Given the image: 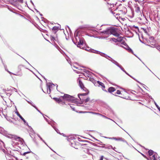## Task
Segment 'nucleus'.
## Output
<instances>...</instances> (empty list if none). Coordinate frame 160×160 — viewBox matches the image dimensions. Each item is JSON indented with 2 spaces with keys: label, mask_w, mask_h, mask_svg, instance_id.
Returning a JSON list of instances; mask_svg holds the SVG:
<instances>
[{
  "label": "nucleus",
  "mask_w": 160,
  "mask_h": 160,
  "mask_svg": "<svg viewBox=\"0 0 160 160\" xmlns=\"http://www.w3.org/2000/svg\"><path fill=\"white\" fill-rule=\"evenodd\" d=\"M100 33L102 37L104 38H108L112 34L116 38H112V40H113V39L114 40H124V39H125L123 37L121 36L114 28H107L105 30L101 32Z\"/></svg>",
  "instance_id": "f257e3e1"
},
{
  "label": "nucleus",
  "mask_w": 160,
  "mask_h": 160,
  "mask_svg": "<svg viewBox=\"0 0 160 160\" xmlns=\"http://www.w3.org/2000/svg\"><path fill=\"white\" fill-rule=\"evenodd\" d=\"M73 43L75 44L77 47L80 48L84 49L86 48V43L84 41H72Z\"/></svg>",
  "instance_id": "f03ea898"
},
{
  "label": "nucleus",
  "mask_w": 160,
  "mask_h": 160,
  "mask_svg": "<svg viewBox=\"0 0 160 160\" xmlns=\"http://www.w3.org/2000/svg\"><path fill=\"white\" fill-rule=\"evenodd\" d=\"M113 14L116 16L117 15L119 16V17H121L122 15H125L126 14L125 11L119 9V8H117L113 11H112Z\"/></svg>",
  "instance_id": "7ed1b4c3"
},
{
  "label": "nucleus",
  "mask_w": 160,
  "mask_h": 160,
  "mask_svg": "<svg viewBox=\"0 0 160 160\" xmlns=\"http://www.w3.org/2000/svg\"><path fill=\"white\" fill-rule=\"evenodd\" d=\"M58 28L57 27H54L52 28V30L55 31V32L51 36V40H57L58 39L57 34H56V32L58 30Z\"/></svg>",
  "instance_id": "20e7f679"
},
{
  "label": "nucleus",
  "mask_w": 160,
  "mask_h": 160,
  "mask_svg": "<svg viewBox=\"0 0 160 160\" xmlns=\"http://www.w3.org/2000/svg\"><path fill=\"white\" fill-rule=\"evenodd\" d=\"M115 42H118V43L117 44L119 46L122 47L124 48L128 49L129 48L127 43L124 42V41H114Z\"/></svg>",
  "instance_id": "39448f33"
},
{
  "label": "nucleus",
  "mask_w": 160,
  "mask_h": 160,
  "mask_svg": "<svg viewBox=\"0 0 160 160\" xmlns=\"http://www.w3.org/2000/svg\"><path fill=\"white\" fill-rule=\"evenodd\" d=\"M62 97V98L63 100L68 101H71L73 99V97L67 94H64V96Z\"/></svg>",
  "instance_id": "423d86ee"
},
{
  "label": "nucleus",
  "mask_w": 160,
  "mask_h": 160,
  "mask_svg": "<svg viewBox=\"0 0 160 160\" xmlns=\"http://www.w3.org/2000/svg\"><path fill=\"white\" fill-rule=\"evenodd\" d=\"M54 99L58 103L64 105L65 104V102L63 100L62 97H59V98H54Z\"/></svg>",
  "instance_id": "0eeeda50"
},
{
  "label": "nucleus",
  "mask_w": 160,
  "mask_h": 160,
  "mask_svg": "<svg viewBox=\"0 0 160 160\" xmlns=\"http://www.w3.org/2000/svg\"><path fill=\"white\" fill-rule=\"evenodd\" d=\"M78 83L79 84V86L82 89H83V90L86 91V90H87V88L85 87L83 84L82 82V81L80 79H78Z\"/></svg>",
  "instance_id": "6e6552de"
},
{
  "label": "nucleus",
  "mask_w": 160,
  "mask_h": 160,
  "mask_svg": "<svg viewBox=\"0 0 160 160\" xmlns=\"http://www.w3.org/2000/svg\"><path fill=\"white\" fill-rule=\"evenodd\" d=\"M141 30L144 32L146 34H148L150 32V28L148 27H146L145 28H141Z\"/></svg>",
  "instance_id": "1a4fd4ad"
},
{
  "label": "nucleus",
  "mask_w": 160,
  "mask_h": 160,
  "mask_svg": "<svg viewBox=\"0 0 160 160\" xmlns=\"http://www.w3.org/2000/svg\"><path fill=\"white\" fill-rule=\"evenodd\" d=\"M16 73L13 74L16 75H20L21 72V69L20 67H18L15 69Z\"/></svg>",
  "instance_id": "9d476101"
},
{
  "label": "nucleus",
  "mask_w": 160,
  "mask_h": 160,
  "mask_svg": "<svg viewBox=\"0 0 160 160\" xmlns=\"http://www.w3.org/2000/svg\"><path fill=\"white\" fill-rule=\"evenodd\" d=\"M16 113L17 116H18L20 118V119H22V121H23L24 122V123H25L26 122V121L24 119V118H23V117L20 115L19 112L17 111L16 112Z\"/></svg>",
  "instance_id": "9b49d317"
},
{
  "label": "nucleus",
  "mask_w": 160,
  "mask_h": 160,
  "mask_svg": "<svg viewBox=\"0 0 160 160\" xmlns=\"http://www.w3.org/2000/svg\"><path fill=\"white\" fill-rule=\"evenodd\" d=\"M97 82L99 84V85L101 86L103 88L102 89L103 90L106 91L105 90H104L105 87L104 84L103 83L99 81H98Z\"/></svg>",
  "instance_id": "f8f14e48"
},
{
  "label": "nucleus",
  "mask_w": 160,
  "mask_h": 160,
  "mask_svg": "<svg viewBox=\"0 0 160 160\" xmlns=\"http://www.w3.org/2000/svg\"><path fill=\"white\" fill-rule=\"evenodd\" d=\"M116 90V89L115 88L112 87H110L108 89V91L109 92L111 93L115 91Z\"/></svg>",
  "instance_id": "ddd939ff"
},
{
  "label": "nucleus",
  "mask_w": 160,
  "mask_h": 160,
  "mask_svg": "<svg viewBox=\"0 0 160 160\" xmlns=\"http://www.w3.org/2000/svg\"><path fill=\"white\" fill-rule=\"evenodd\" d=\"M75 39L76 40H77L78 39H79V40H82V39L81 38L80 36H78V33L77 32V33L75 34Z\"/></svg>",
  "instance_id": "4468645a"
},
{
  "label": "nucleus",
  "mask_w": 160,
  "mask_h": 160,
  "mask_svg": "<svg viewBox=\"0 0 160 160\" xmlns=\"http://www.w3.org/2000/svg\"><path fill=\"white\" fill-rule=\"evenodd\" d=\"M89 113H92V114H97V115H100V116H102V117L105 118H108L105 116H104L103 115H102L99 113H96V112H89Z\"/></svg>",
  "instance_id": "2eb2a0df"
},
{
  "label": "nucleus",
  "mask_w": 160,
  "mask_h": 160,
  "mask_svg": "<svg viewBox=\"0 0 160 160\" xmlns=\"http://www.w3.org/2000/svg\"><path fill=\"white\" fill-rule=\"evenodd\" d=\"M135 11L136 12L138 13L140 12V8L138 7H136Z\"/></svg>",
  "instance_id": "dca6fc26"
},
{
  "label": "nucleus",
  "mask_w": 160,
  "mask_h": 160,
  "mask_svg": "<svg viewBox=\"0 0 160 160\" xmlns=\"http://www.w3.org/2000/svg\"><path fill=\"white\" fill-rule=\"evenodd\" d=\"M148 153L150 156H151L153 155V152L152 150H149L148 151Z\"/></svg>",
  "instance_id": "f3484780"
},
{
  "label": "nucleus",
  "mask_w": 160,
  "mask_h": 160,
  "mask_svg": "<svg viewBox=\"0 0 160 160\" xmlns=\"http://www.w3.org/2000/svg\"><path fill=\"white\" fill-rule=\"evenodd\" d=\"M86 93H82V94H80L79 95L81 96H83L87 95L88 94V90L87 89V90H86Z\"/></svg>",
  "instance_id": "a211bd4d"
},
{
  "label": "nucleus",
  "mask_w": 160,
  "mask_h": 160,
  "mask_svg": "<svg viewBox=\"0 0 160 160\" xmlns=\"http://www.w3.org/2000/svg\"><path fill=\"white\" fill-rule=\"evenodd\" d=\"M151 160H156L155 155H152L151 157H150Z\"/></svg>",
  "instance_id": "6ab92c4d"
},
{
  "label": "nucleus",
  "mask_w": 160,
  "mask_h": 160,
  "mask_svg": "<svg viewBox=\"0 0 160 160\" xmlns=\"http://www.w3.org/2000/svg\"><path fill=\"white\" fill-rule=\"evenodd\" d=\"M17 1V0H10V2L12 4H13L14 2H16Z\"/></svg>",
  "instance_id": "aec40b11"
},
{
  "label": "nucleus",
  "mask_w": 160,
  "mask_h": 160,
  "mask_svg": "<svg viewBox=\"0 0 160 160\" xmlns=\"http://www.w3.org/2000/svg\"><path fill=\"white\" fill-rule=\"evenodd\" d=\"M89 100H90V98H87L85 100V102H88L89 101Z\"/></svg>",
  "instance_id": "412c9836"
},
{
  "label": "nucleus",
  "mask_w": 160,
  "mask_h": 160,
  "mask_svg": "<svg viewBox=\"0 0 160 160\" xmlns=\"http://www.w3.org/2000/svg\"><path fill=\"white\" fill-rule=\"evenodd\" d=\"M117 93L118 94H121V91L119 90H118L117 91Z\"/></svg>",
  "instance_id": "4be33fe9"
},
{
  "label": "nucleus",
  "mask_w": 160,
  "mask_h": 160,
  "mask_svg": "<svg viewBox=\"0 0 160 160\" xmlns=\"http://www.w3.org/2000/svg\"><path fill=\"white\" fill-rule=\"evenodd\" d=\"M142 155L145 158H146L148 159V158H147V157L145 155H144V154H142Z\"/></svg>",
  "instance_id": "5701e85b"
},
{
  "label": "nucleus",
  "mask_w": 160,
  "mask_h": 160,
  "mask_svg": "<svg viewBox=\"0 0 160 160\" xmlns=\"http://www.w3.org/2000/svg\"><path fill=\"white\" fill-rule=\"evenodd\" d=\"M17 1L22 3L23 2V0H17Z\"/></svg>",
  "instance_id": "b1692460"
},
{
  "label": "nucleus",
  "mask_w": 160,
  "mask_h": 160,
  "mask_svg": "<svg viewBox=\"0 0 160 160\" xmlns=\"http://www.w3.org/2000/svg\"><path fill=\"white\" fill-rule=\"evenodd\" d=\"M103 156H102L100 158V160H103Z\"/></svg>",
  "instance_id": "393cba45"
},
{
  "label": "nucleus",
  "mask_w": 160,
  "mask_h": 160,
  "mask_svg": "<svg viewBox=\"0 0 160 160\" xmlns=\"http://www.w3.org/2000/svg\"><path fill=\"white\" fill-rule=\"evenodd\" d=\"M15 137H16L15 138L16 139H19L20 138L19 137H18L16 136Z\"/></svg>",
  "instance_id": "a878e982"
},
{
  "label": "nucleus",
  "mask_w": 160,
  "mask_h": 160,
  "mask_svg": "<svg viewBox=\"0 0 160 160\" xmlns=\"http://www.w3.org/2000/svg\"><path fill=\"white\" fill-rule=\"evenodd\" d=\"M7 95L8 96H9L11 95V94L9 93H7Z\"/></svg>",
  "instance_id": "bb28decb"
},
{
  "label": "nucleus",
  "mask_w": 160,
  "mask_h": 160,
  "mask_svg": "<svg viewBox=\"0 0 160 160\" xmlns=\"http://www.w3.org/2000/svg\"><path fill=\"white\" fill-rule=\"evenodd\" d=\"M157 107L158 108V110L160 111V107H158L157 106Z\"/></svg>",
  "instance_id": "cd10ccee"
},
{
  "label": "nucleus",
  "mask_w": 160,
  "mask_h": 160,
  "mask_svg": "<svg viewBox=\"0 0 160 160\" xmlns=\"http://www.w3.org/2000/svg\"><path fill=\"white\" fill-rule=\"evenodd\" d=\"M28 153V152H25L23 153V155H25L27 153Z\"/></svg>",
  "instance_id": "c85d7f7f"
},
{
  "label": "nucleus",
  "mask_w": 160,
  "mask_h": 160,
  "mask_svg": "<svg viewBox=\"0 0 160 160\" xmlns=\"http://www.w3.org/2000/svg\"><path fill=\"white\" fill-rule=\"evenodd\" d=\"M150 39H154V38H153V37H152L151 38H150Z\"/></svg>",
  "instance_id": "c756f323"
},
{
  "label": "nucleus",
  "mask_w": 160,
  "mask_h": 160,
  "mask_svg": "<svg viewBox=\"0 0 160 160\" xmlns=\"http://www.w3.org/2000/svg\"><path fill=\"white\" fill-rule=\"evenodd\" d=\"M129 50L130 51H132L131 49L130 48H129Z\"/></svg>",
  "instance_id": "7c9ffc66"
}]
</instances>
